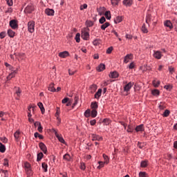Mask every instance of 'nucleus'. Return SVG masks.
Returning <instances> with one entry per match:
<instances>
[{
  "mask_svg": "<svg viewBox=\"0 0 177 177\" xmlns=\"http://www.w3.org/2000/svg\"><path fill=\"white\" fill-rule=\"evenodd\" d=\"M103 91V90H102V88H99L97 90V92L95 93L94 97L95 99H98L100 97V96H102V92Z\"/></svg>",
  "mask_w": 177,
  "mask_h": 177,
  "instance_id": "nucleus-18",
  "label": "nucleus"
},
{
  "mask_svg": "<svg viewBox=\"0 0 177 177\" xmlns=\"http://www.w3.org/2000/svg\"><path fill=\"white\" fill-rule=\"evenodd\" d=\"M77 73V71H73L71 69H68L69 75H74Z\"/></svg>",
  "mask_w": 177,
  "mask_h": 177,
  "instance_id": "nucleus-54",
  "label": "nucleus"
},
{
  "mask_svg": "<svg viewBox=\"0 0 177 177\" xmlns=\"http://www.w3.org/2000/svg\"><path fill=\"white\" fill-rule=\"evenodd\" d=\"M5 37H6V32L3 31L0 32V38L1 39H3V38H5Z\"/></svg>",
  "mask_w": 177,
  "mask_h": 177,
  "instance_id": "nucleus-53",
  "label": "nucleus"
},
{
  "mask_svg": "<svg viewBox=\"0 0 177 177\" xmlns=\"http://www.w3.org/2000/svg\"><path fill=\"white\" fill-rule=\"evenodd\" d=\"M164 26L165 27H168L169 28H170V30H172V28H174V26L172 25V22H171V21L169 20H167L164 22Z\"/></svg>",
  "mask_w": 177,
  "mask_h": 177,
  "instance_id": "nucleus-15",
  "label": "nucleus"
},
{
  "mask_svg": "<svg viewBox=\"0 0 177 177\" xmlns=\"http://www.w3.org/2000/svg\"><path fill=\"white\" fill-rule=\"evenodd\" d=\"M20 131L17 130L15 133H14V138L17 141L19 140V138H20Z\"/></svg>",
  "mask_w": 177,
  "mask_h": 177,
  "instance_id": "nucleus-30",
  "label": "nucleus"
},
{
  "mask_svg": "<svg viewBox=\"0 0 177 177\" xmlns=\"http://www.w3.org/2000/svg\"><path fill=\"white\" fill-rule=\"evenodd\" d=\"M111 52H113V46H110L109 48H108L106 49V53L108 55H110V53H111Z\"/></svg>",
  "mask_w": 177,
  "mask_h": 177,
  "instance_id": "nucleus-55",
  "label": "nucleus"
},
{
  "mask_svg": "<svg viewBox=\"0 0 177 177\" xmlns=\"http://www.w3.org/2000/svg\"><path fill=\"white\" fill-rule=\"evenodd\" d=\"M102 122L104 125H109L110 122H111V120L109 118H105L102 120Z\"/></svg>",
  "mask_w": 177,
  "mask_h": 177,
  "instance_id": "nucleus-39",
  "label": "nucleus"
},
{
  "mask_svg": "<svg viewBox=\"0 0 177 177\" xmlns=\"http://www.w3.org/2000/svg\"><path fill=\"white\" fill-rule=\"evenodd\" d=\"M42 158H44V153L42 152L37 153V161L39 162L41 160H42Z\"/></svg>",
  "mask_w": 177,
  "mask_h": 177,
  "instance_id": "nucleus-33",
  "label": "nucleus"
},
{
  "mask_svg": "<svg viewBox=\"0 0 177 177\" xmlns=\"http://www.w3.org/2000/svg\"><path fill=\"white\" fill-rule=\"evenodd\" d=\"M0 172L1 173V176L3 177H8L9 173L8 172V170L1 169Z\"/></svg>",
  "mask_w": 177,
  "mask_h": 177,
  "instance_id": "nucleus-21",
  "label": "nucleus"
},
{
  "mask_svg": "<svg viewBox=\"0 0 177 177\" xmlns=\"http://www.w3.org/2000/svg\"><path fill=\"white\" fill-rule=\"evenodd\" d=\"M54 132H55V135L56 138L58 139L59 142H60L61 143H64V145L66 143L64 138H63V137L59 136V134L57 133V131H56V130H54Z\"/></svg>",
  "mask_w": 177,
  "mask_h": 177,
  "instance_id": "nucleus-11",
  "label": "nucleus"
},
{
  "mask_svg": "<svg viewBox=\"0 0 177 177\" xmlns=\"http://www.w3.org/2000/svg\"><path fill=\"white\" fill-rule=\"evenodd\" d=\"M84 117H86V118H89V117H91V109H88L87 110H86L84 111Z\"/></svg>",
  "mask_w": 177,
  "mask_h": 177,
  "instance_id": "nucleus-28",
  "label": "nucleus"
},
{
  "mask_svg": "<svg viewBox=\"0 0 177 177\" xmlns=\"http://www.w3.org/2000/svg\"><path fill=\"white\" fill-rule=\"evenodd\" d=\"M172 88L173 86L171 84L164 86V88L166 89L167 91H171Z\"/></svg>",
  "mask_w": 177,
  "mask_h": 177,
  "instance_id": "nucleus-51",
  "label": "nucleus"
},
{
  "mask_svg": "<svg viewBox=\"0 0 177 177\" xmlns=\"http://www.w3.org/2000/svg\"><path fill=\"white\" fill-rule=\"evenodd\" d=\"M145 146H146V142H138V147H139V149H143Z\"/></svg>",
  "mask_w": 177,
  "mask_h": 177,
  "instance_id": "nucleus-44",
  "label": "nucleus"
},
{
  "mask_svg": "<svg viewBox=\"0 0 177 177\" xmlns=\"http://www.w3.org/2000/svg\"><path fill=\"white\" fill-rule=\"evenodd\" d=\"M42 129H44V128L42 127V126L39 125L38 128H37V131H39V132H42Z\"/></svg>",
  "mask_w": 177,
  "mask_h": 177,
  "instance_id": "nucleus-63",
  "label": "nucleus"
},
{
  "mask_svg": "<svg viewBox=\"0 0 177 177\" xmlns=\"http://www.w3.org/2000/svg\"><path fill=\"white\" fill-rule=\"evenodd\" d=\"M7 34L10 38H14L16 32H15V31H13L12 29H8Z\"/></svg>",
  "mask_w": 177,
  "mask_h": 177,
  "instance_id": "nucleus-19",
  "label": "nucleus"
},
{
  "mask_svg": "<svg viewBox=\"0 0 177 177\" xmlns=\"http://www.w3.org/2000/svg\"><path fill=\"white\" fill-rule=\"evenodd\" d=\"M103 158L104 160V162L106 164H109L110 162V159L109 158V156H107L106 154H103Z\"/></svg>",
  "mask_w": 177,
  "mask_h": 177,
  "instance_id": "nucleus-41",
  "label": "nucleus"
},
{
  "mask_svg": "<svg viewBox=\"0 0 177 177\" xmlns=\"http://www.w3.org/2000/svg\"><path fill=\"white\" fill-rule=\"evenodd\" d=\"M64 160H65L66 161H71V156H70V154L66 153L64 156L63 157Z\"/></svg>",
  "mask_w": 177,
  "mask_h": 177,
  "instance_id": "nucleus-34",
  "label": "nucleus"
},
{
  "mask_svg": "<svg viewBox=\"0 0 177 177\" xmlns=\"http://www.w3.org/2000/svg\"><path fill=\"white\" fill-rule=\"evenodd\" d=\"M131 56H132V54H127L124 59V63H128L129 62V59H131Z\"/></svg>",
  "mask_w": 177,
  "mask_h": 177,
  "instance_id": "nucleus-31",
  "label": "nucleus"
},
{
  "mask_svg": "<svg viewBox=\"0 0 177 177\" xmlns=\"http://www.w3.org/2000/svg\"><path fill=\"white\" fill-rule=\"evenodd\" d=\"M134 85V83L132 82H129L127 84H126L124 87V92H129L131 91V88H132V86Z\"/></svg>",
  "mask_w": 177,
  "mask_h": 177,
  "instance_id": "nucleus-9",
  "label": "nucleus"
},
{
  "mask_svg": "<svg viewBox=\"0 0 177 177\" xmlns=\"http://www.w3.org/2000/svg\"><path fill=\"white\" fill-rule=\"evenodd\" d=\"M173 24H174V26H177V19H174V20H173Z\"/></svg>",
  "mask_w": 177,
  "mask_h": 177,
  "instance_id": "nucleus-64",
  "label": "nucleus"
},
{
  "mask_svg": "<svg viewBox=\"0 0 177 177\" xmlns=\"http://www.w3.org/2000/svg\"><path fill=\"white\" fill-rule=\"evenodd\" d=\"M97 115V111H96V109H92V111H91V116L92 117V118H96Z\"/></svg>",
  "mask_w": 177,
  "mask_h": 177,
  "instance_id": "nucleus-25",
  "label": "nucleus"
},
{
  "mask_svg": "<svg viewBox=\"0 0 177 177\" xmlns=\"http://www.w3.org/2000/svg\"><path fill=\"white\" fill-rule=\"evenodd\" d=\"M31 109L34 111V107H32V106H29L28 107V111H29L28 115V118H31V117H32V115H31Z\"/></svg>",
  "mask_w": 177,
  "mask_h": 177,
  "instance_id": "nucleus-45",
  "label": "nucleus"
},
{
  "mask_svg": "<svg viewBox=\"0 0 177 177\" xmlns=\"http://www.w3.org/2000/svg\"><path fill=\"white\" fill-rule=\"evenodd\" d=\"M153 57H155V59H160L162 57V54H161V52L158 50L153 51Z\"/></svg>",
  "mask_w": 177,
  "mask_h": 177,
  "instance_id": "nucleus-12",
  "label": "nucleus"
},
{
  "mask_svg": "<svg viewBox=\"0 0 177 177\" xmlns=\"http://www.w3.org/2000/svg\"><path fill=\"white\" fill-rule=\"evenodd\" d=\"M86 24L87 27H92L93 26L94 23L92 21H86Z\"/></svg>",
  "mask_w": 177,
  "mask_h": 177,
  "instance_id": "nucleus-50",
  "label": "nucleus"
},
{
  "mask_svg": "<svg viewBox=\"0 0 177 177\" xmlns=\"http://www.w3.org/2000/svg\"><path fill=\"white\" fill-rule=\"evenodd\" d=\"M119 74L118 71H113L109 73V78H118Z\"/></svg>",
  "mask_w": 177,
  "mask_h": 177,
  "instance_id": "nucleus-16",
  "label": "nucleus"
},
{
  "mask_svg": "<svg viewBox=\"0 0 177 177\" xmlns=\"http://www.w3.org/2000/svg\"><path fill=\"white\" fill-rule=\"evenodd\" d=\"M91 107V109H93V110H96L99 107V106L97 105V102H92Z\"/></svg>",
  "mask_w": 177,
  "mask_h": 177,
  "instance_id": "nucleus-23",
  "label": "nucleus"
},
{
  "mask_svg": "<svg viewBox=\"0 0 177 177\" xmlns=\"http://www.w3.org/2000/svg\"><path fill=\"white\" fill-rule=\"evenodd\" d=\"M82 38L84 41L89 39V28H86L84 31L82 32Z\"/></svg>",
  "mask_w": 177,
  "mask_h": 177,
  "instance_id": "nucleus-2",
  "label": "nucleus"
},
{
  "mask_svg": "<svg viewBox=\"0 0 177 177\" xmlns=\"http://www.w3.org/2000/svg\"><path fill=\"white\" fill-rule=\"evenodd\" d=\"M15 93L17 95V96H20V94L21 93V91L20 90V88H17V89L15 91Z\"/></svg>",
  "mask_w": 177,
  "mask_h": 177,
  "instance_id": "nucleus-59",
  "label": "nucleus"
},
{
  "mask_svg": "<svg viewBox=\"0 0 177 177\" xmlns=\"http://www.w3.org/2000/svg\"><path fill=\"white\" fill-rule=\"evenodd\" d=\"M80 169H82V171H85V169H86V166L83 162H80Z\"/></svg>",
  "mask_w": 177,
  "mask_h": 177,
  "instance_id": "nucleus-49",
  "label": "nucleus"
},
{
  "mask_svg": "<svg viewBox=\"0 0 177 177\" xmlns=\"http://www.w3.org/2000/svg\"><path fill=\"white\" fill-rule=\"evenodd\" d=\"M151 93H152L153 96H160V90L153 89L151 91Z\"/></svg>",
  "mask_w": 177,
  "mask_h": 177,
  "instance_id": "nucleus-24",
  "label": "nucleus"
},
{
  "mask_svg": "<svg viewBox=\"0 0 177 177\" xmlns=\"http://www.w3.org/2000/svg\"><path fill=\"white\" fill-rule=\"evenodd\" d=\"M90 125H91L92 127H93L94 125H96V120H92L90 121Z\"/></svg>",
  "mask_w": 177,
  "mask_h": 177,
  "instance_id": "nucleus-60",
  "label": "nucleus"
},
{
  "mask_svg": "<svg viewBox=\"0 0 177 177\" xmlns=\"http://www.w3.org/2000/svg\"><path fill=\"white\" fill-rule=\"evenodd\" d=\"M139 177H147V174L146 171H140L139 173Z\"/></svg>",
  "mask_w": 177,
  "mask_h": 177,
  "instance_id": "nucleus-52",
  "label": "nucleus"
},
{
  "mask_svg": "<svg viewBox=\"0 0 177 177\" xmlns=\"http://www.w3.org/2000/svg\"><path fill=\"white\" fill-rule=\"evenodd\" d=\"M41 168L44 169V172H48V165L45 162L41 164Z\"/></svg>",
  "mask_w": 177,
  "mask_h": 177,
  "instance_id": "nucleus-35",
  "label": "nucleus"
},
{
  "mask_svg": "<svg viewBox=\"0 0 177 177\" xmlns=\"http://www.w3.org/2000/svg\"><path fill=\"white\" fill-rule=\"evenodd\" d=\"M45 13L47 16H55V10L50 8H46L45 10Z\"/></svg>",
  "mask_w": 177,
  "mask_h": 177,
  "instance_id": "nucleus-10",
  "label": "nucleus"
},
{
  "mask_svg": "<svg viewBox=\"0 0 177 177\" xmlns=\"http://www.w3.org/2000/svg\"><path fill=\"white\" fill-rule=\"evenodd\" d=\"M127 131V132L131 133L132 132H133V129L131 127V125H129Z\"/></svg>",
  "mask_w": 177,
  "mask_h": 177,
  "instance_id": "nucleus-57",
  "label": "nucleus"
},
{
  "mask_svg": "<svg viewBox=\"0 0 177 177\" xmlns=\"http://www.w3.org/2000/svg\"><path fill=\"white\" fill-rule=\"evenodd\" d=\"M99 23H100V24H104V23H106V17H102L99 19Z\"/></svg>",
  "mask_w": 177,
  "mask_h": 177,
  "instance_id": "nucleus-47",
  "label": "nucleus"
},
{
  "mask_svg": "<svg viewBox=\"0 0 177 177\" xmlns=\"http://www.w3.org/2000/svg\"><path fill=\"white\" fill-rule=\"evenodd\" d=\"M37 105L39 107L41 113L44 114V113H45V108L44 107V104H42V102H39Z\"/></svg>",
  "mask_w": 177,
  "mask_h": 177,
  "instance_id": "nucleus-27",
  "label": "nucleus"
},
{
  "mask_svg": "<svg viewBox=\"0 0 177 177\" xmlns=\"http://www.w3.org/2000/svg\"><path fill=\"white\" fill-rule=\"evenodd\" d=\"M136 132H145V124H141L136 127Z\"/></svg>",
  "mask_w": 177,
  "mask_h": 177,
  "instance_id": "nucleus-13",
  "label": "nucleus"
},
{
  "mask_svg": "<svg viewBox=\"0 0 177 177\" xmlns=\"http://www.w3.org/2000/svg\"><path fill=\"white\" fill-rule=\"evenodd\" d=\"M122 3L127 8H131L133 4V0H123Z\"/></svg>",
  "mask_w": 177,
  "mask_h": 177,
  "instance_id": "nucleus-8",
  "label": "nucleus"
},
{
  "mask_svg": "<svg viewBox=\"0 0 177 177\" xmlns=\"http://www.w3.org/2000/svg\"><path fill=\"white\" fill-rule=\"evenodd\" d=\"M24 168H25V171H26L27 175H31V165H30V163L26 162L24 163Z\"/></svg>",
  "mask_w": 177,
  "mask_h": 177,
  "instance_id": "nucleus-4",
  "label": "nucleus"
},
{
  "mask_svg": "<svg viewBox=\"0 0 177 177\" xmlns=\"http://www.w3.org/2000/svg\"><path fill=\"white\" fill-rule=\"evenodd\" d=\"M96 70L98 73H102L103 70H106V65L104 64H100Z\"/></svg>",
  "mask_w": 177,
  "mask_h": 177,
  "instance_id": "nucleus-14",
  "label": "nucleus"
},
{
  "mask_svg": "<svg viewBox=\"0 0 177 177\" xmlns=\"http://www.w3.org/2000/svg\"><path fill=\"white\" fill-rule=\"evenodd\" d=\"M32 12H34V7L32 6V5L27 6L24 10L25 13L31 14L32 13Z\"/></svg>",
  "mask_w": 177,
  "mask_h": 177,
  "instance_id": "nucleus-6",
  "label": "nucleus"
},
{
  "mask_svg": "<svg viewBox=\"0 0 177 177\" xmlns=\"http://www.w3.org/2000/svg\"><path fill=\"white\" fill-rule=\"evenodd\" d=\"M104 16L107 20H110L111 19V13L110 12V10L106 11Z\"/></svg>",
  "mask_w": 177,
  "mask_h": 177,
  "instance_id": "nucleus-26",
  "label": "nucleus"
},
{
  "mask_svg": "<svg viewBox=\"0 0 177 177\" xmlns=\"http://www.w3.org/2000/svg\"><path fill=\"white\" fill-rule=\"evenodd\" d=\"M6 1L7 2V5H8V6H12L13 5L12 0H6Z\"/></svg>",
  "mask_w": 177,
  "mask_h": 177,
  "instance_id": "nucleus-58",
  "label": "nucleus"
},
{
  "mask_svg": "<svg viewBox=\"0 0 177 177\" xmlns=\"http://www.w3.org/2000/svg\"><path fill=\"white\" fill-rule=\"evenodd\" d=\"M3 165L5 167H8V165H9V161L8 160V159H4V162H3Z\"/></svg>",
  "mask_w": 177,
  "mask_h": 177,
  "instance_id": "nucleus-61",
  "label": "nucleus"
},
{
  "mask_svg": "<svg viewBox=\"0 0 177 177\" xmlns=\"http://www.w3.org/2000/svg\"><path fill=\"white\" fill-rule=\"evenodd\" d=\"M9 25H10V27L12 28V30H16V28H19V24L17 20L16 19H12L10 21Z\"/></svg>",
  "mask_w": 177,
  "mask_h": 177,
  "instance_id": "nucleus-3",
  "label": "nucleus"
},
{
  "mask_svg": "<svg viewBox=\"0 0 177 177\" xmlns=\"http://www.w3.org/2000/svg\"><path fill=\"white\" fill-rule=\"evenodd\" d=\"M120 1L121 0H111V5H113V6H118V3H120Z\"/></svg>",
  "mask_w": 177,
  "mask_h": 177,
  "instance_id": "nucleus-36",
  "label": "nucleus"
},
{
  "mask_svg": "<svg viewBox=\"0 0 177 177\" xmlns=\"http://www.w3.org/2000/svg\"><path fill=\"white\" fill-rule=\"evenodd\" d=\"M81 34L77 33L75 37L76 42L80 43L81 41Z\"/></svg>",
  "mask_w": 177,
  "mask_h": 177,
  "instance_id": "nucleus-40",
  "label": "nucleus"
},
{
  "mask_svg": "<svg viewBox=\"0 0 177 177\" xmlns=\"http://www.w3.org/2000/svg\"><path fill=\"white\" fill-rule=\"evenodd\" d=\"M70 53H68V51H63L59 53V57H62V59H64L65 57H67Z\"/></svg>",
  "mask_w": 177,
  "mask_h": 177,
  "instance_id": "nucleus-17",
  "label": "nucleus"
},
{
  "mask_svg": "<svg viewBox=\"0 0 177 177\" xmlns=\"http://www.w3.org/2000/svg\"><path fill=\"white\" fill-rule=\"evenodd\" d=\"M91 138L93 142H95V140H97L98 142L103 140V137L100 136L99 135L95 133L91 134Z\"/></svg>",
  "mask_w": 177,
  "mask_h": 177,
  "instance_id": "nucleus-7",
  "label": "nucleus"
},
{
  "mask_svg": "<svg viewBox=\"0 0 177 177\" xmlns=\"http://www.w3.org/2000/svg\"><path fill=\"white\" fill-rule=\"evenodd\" d=\"M110 26V23L109 22H106L105 24H102V25L101 26V30H106L107 28V27H109Z\"/></svg>",
  "mask_w": 177,
  "mask_h": 177,
  "instance_id": "nucleus-32",
  "label": "nucleus"
},
{
  "mask_svg": "<svg viewBox=\"0 0 177 177\" xmlns=\"http://www.w3.org/2000/svg\"><path fill=\"white\" fill-rule=\"evenodd\" d=\"M147 167V160H142L140 163V167L141 168H146Z\"/></svg>",
  "mask_w": 177,
  "mask_h": 177,
  "instance_id": "nucleus-43",
  "label": "nucleus"
},
{
  "mask_svg": "<svg viewBox=\"0 0 177 177\" xmlns=\"http://www.w3.org/2000/svg\"><path fill=\"white\" fill-rule=\"evenodd\" d=\"M169 114H171V111H169V110H168V109H166V110L164 111L162 115H163L164 117H168V116L169 115Z\"/></svg>",
  "mask_w": 177,
  "mask_h": 177,
  "instance_id": "nucleus-46",
  "label": "nucleus"
},
{
  "mask_svg": "<svg viewBox=\"0 0 177 177\" xmlns=\"http://www.w3.org/2000/svg\"><path fill=\"white\" fill-rule=\"evenodd\" d=\"M5 151H6V147L0 142V152L5 153Z\"/></svg>",
  "mask_w": 177,
  "mask_h": 177,
  "instance_id": "nucleus-29",
  "label": "nucleus"
},
{
  "mask_svg": "<svg viewBox=\"0 0 177 177\" xmlns=\"http://www.w3.org/2000/svg\"><path fill=\"white\" fill-rule=\"evenodd\" d=\"M67 102H68V97H64L62 101V103H63V104L67 103Z\"/></svg>",
  "mask_w": 177,
  "mask_h": 177,
  "instance_id": "nucleus-62",
  "label": "nucleus"
},
{
  "mask_svg": "<svg viewBox=\"0 0 177 177\" xmlns=\"http://www.w3.org/2000/svg\"><path fill=\"white\" fill-rule=\"evenodd\" d=\"M39 147L40 150H42V151H43V153H44V154H46V153H48V148L46 147V145H45V143L39 142Z\"/></svg>",
  "mask_w": 177,
  "mask_h": 177,
  "instance_id": "nucleus-5",
  "label": "nucleus"
},
{
  "mask_svg": "<svg viewBox=\"0 0 177 177\" xmlns=\"http://www.w3.org/2000/svg\"><path fill=\"white\" fill-rule=\"evenodd\" d=\"M142 32H144V34H147V32H149V30H147V28H146V24H143L142 28H141Z\"/></svg>",
  "mask_w": 177,
  "mask_h": 177,
  "instance_id": "nucleus-37",
  "label": "nucleus"
},
{
  "mask_svg": "<svg viewBox=\"0 0 177 177\" xmlns=\"http://www.w3.org/2000/svg\"><path fill=\"white\" fill-rule=\"evenodd\" d=\"M28 30L31 34L35 31V21H30L28 22Z\"/></svg>",
  "mask_w": 177,
  "mask_h": 177,
  "instance_id": "nucleus-1",
  "label": "nucleus"
},
{
  "mask_svg": "<svg viewBox=\"0 0 177 177\" xmlns=\"http://www.w3.org/2000/svg\"><path fill=\"white\" fill-rule=\"evenodd\" d=\"M122 21V17L120 16H118L114 19L115 24H118V23H121Z\"/></svg>",
  "mask_w": 177,
  "mask_h": 177,
  "instance_id": "nucleus-22",
  "label": "nucleus"
},
{
  "mask_svg": "<svg viewBox=\"0 0 177 177\" xmlns=\"http://www.w3.org/2000/svg\"><path fill=\"white\" fill-rule=\"evenodd\" d=\"M90 88L91 90V92L93 93V92H96V90L97 89V86L96 84H92L90 86Z\"/></svg>",
  "mask_w": 177,
  "mask_h": 177,
  "instance_id": "nucleus-38",
  "label": "nucleus"
},
{
  "mask_svg": "<svg viewBox=\"0 0 177 177\" xmlns=\"http://www.w3.org/2000/svg\"><path fill=\"white\" fill-rule=\"evenodd\" d=\"M88 8V4L84 3L80 6V10H84V9H86Z\"/></svg>",
  "mask_w": 177,
  "mask_h": 177,
  "instance_id": "nucleus-56",
  "label": "nucleus"
},
{
  "mask_svg": "<svg viewBox=\"0 0 177 177\" xmlns=\"http://www.w3.org/2000/svg\"><path fill=\"white\" fill-rule=\"evenodd\" d=\"M153 84L155 88H158V86H160V81L158 80V81L153 80Z\"/></svg>",
  "mask_w": 177,
  "mask_h": 177,
  "instance_id": "nucleus-48",
  "label": "nucleus"
},
{
  "mask_svg": "<svg viewBox=\"0 0 177 177\" xmlns=\"http://www.w3.org/2000/svg\"><path fill=\"white\" fill-rule=\"evenodd\" d=\"M48 91H50V92H56V89L55 88V84L54 83H50L49 84Z\"/></svg>",
  "mask_w": 177,
  "mask_h": 177,
  "instance_id": "nucleus-20",
  "label": "nucleus"
},
{
  "mask_svg": "<svg viewBox=\"0 0 177 177\" xmlns=\"http://www.w3.org/2000/svg\"><path fill=\"white\" fill-rule=\"evenodd\" d=\"M17 71L18 69L16 68L15 70L13 71V72H11L9 75H10V77H12V78H15V77L16 76V74H17Z\"/></svg>",
  "mask_w": 177,
  "mask_h": 177,
  "instance_id": "nucleus-42",
  "label": "nucleus"
}]
</instances>
